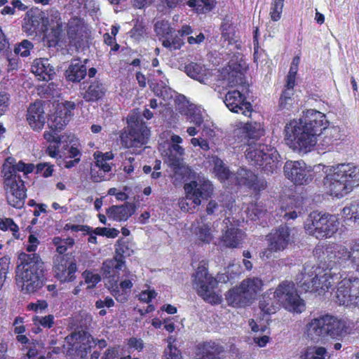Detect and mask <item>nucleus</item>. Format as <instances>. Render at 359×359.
I'll list each match as a JSON object with an SVG mask.
<instances>
[{
  "instance_id": "1",
  "label": "nucleus",
  "mask_w": 359,
  "mask_h": 359,
  "mask_svg": "<svg viewBox=\"0 0 359 359\" xmlns=\"http://www.w3.org/2000/svg\"><path fill=\"white\" fill-rule=\"evenodd\" d=\"M323 253L321 261L327 263V266L323 269L320 266L306 264L303 271L297 276V286L304 292L324 294L334 285H337L335 294L336 302L346 307L355 308L359 306V278L353 275L346 274L335 266H352L350 262L339 263L337 259H328L326 248L318 247L314 253L318 255ZM353 268V266H351Z\"/></svg>"
},
{
  "instance_id": "2",
  "label": "nucleus",
  "mask_w": 359,
  "mask_h": 359,
  "mask_svg": "<svg viewBox=\"0 0 359 359\" xmlns=\"http://www.w3.org/2000/svg\"><path fill=\"white\" fill-rule=\"evenodd\" d=\"M285 177L296 185H307L318 174H323V189L329 195L342 198L359 186V167L353 163L323 164L313 167L303 161H288L284 165Z\"/></svg>"
},
{
  "instance_id": "3",
  "label": "nucleus",
  "mask_w": 359,
  "mask_h": 359,
  "mask_svg": "<svg viewBox=\"0 0 359 359\" xmlns=\"http://www.w3.org/2000/svg\"><path fill=\"white\" fill-rule=\"evenodd\" d=\"M328 125L329 121L323 113L313 109H307L302 118L286 124V144L294 151L306 154L313 149L318 143V137Z\"/></svg>"
},
{
  "instance_id": "4",
  "label": "nucleus",
  "mask_w": 359,
  "mask_h": 359,
  "mask_svg": "<svg viewBox=\"0 0 359 359\" xmlns=\"http://www.w3.org/2000/svg\"><path fill=\"white\" fill-rule=\"evenodd\" d=\"M246 63L242 58L237 57L229 61L227 66L223 67L218 75V81L223 88L236 87L229 90L225 95L224 102L232 112L241 113L245 116H251L252 105L246 101L245 93L249 85L245 81L244 72Z\"/></svg>"
},
{
  "instance_id": "5",
  "label": "nucleus",
  "mask_w": 359,
  "mask_h": 359,
  "mask_svg": "<svg viewBox=\"0 0 359 359\" xmlns=\"http://www.w3.org/2000/svg\"><path fill=\"white\" fill-rule=\"evenodd\" d=\"M34 168L33 164H25L21 161L16 163L15 159L13 157L6 159L2 165L1 175L4 178L7 201L11 206L15 208H22L26 198L24 182L18 172L31 173Z\"/></svg>"
},
{
  "instance_id": "6",
  "label": "nucleus",
  "mask_w": 359,
  "mask_h": 359,
  "mask_svg": "<svg viewBox=\"0 0 359 359\" xmlns=\"http://www.w3.org/2000/svg\"><path fill=\"white\" fill-rule=\"evenodd\" d=\"M20 264L17 267L16 281L25 294H32L39 291L44 283V263L36 253H21Z\"/></svg>"
},
{
  "instance_id": "7",
  "label": "nucleus",
  "mask_w": 359,
  "mask_h": 359,
  "mask_svg": "<svg viewBox=\"0 0 359 359\" xmlns=\"http://www.w3.org/2000/svg\"><path fill=\"white\" fill-rule=\"evenodd\" d=\"M347 323L343 319L331 315H324L314 318L306 325V331L311 340L330 337L339 339L347 332Z\"/></svg>"
},
{
  "instance_id": "8",
  "label": "nucleus",
  "mask_w": 359,
  "mask_h": 359,
  "mask_svg": "<svg viewBox=\"0 0 359 359\" xmlns=\"http://www.w3.org/2000/svg\"><path fill=\"white\" fill-rule=\"evenodd\" d=\"M245 156L252 165L258 167L266 174L273 173L278 168L279 154L267 142L248 143Z\"/></svg>"
},
{
  "instance_id": "9",
  "label": "nucleus",
  "mask_w": 359,
  "mask_h": 359,
  "mask_svg": "<svg viewBox=\"0 0 359 359\" xmlns=\"http://www.w3.org/2000/svg\"><path fill=\"white\" fill-rule=\"evenodd\" d=\"M212 162L214 165V172L222 182L228 181L255 191L263 190L266 187V182L264 180H258L257 175L250 170L240 168L236 173H232L224 166L223 161L217 156L212 157Z\"/></svg>"
},
{
  "instance_id": "10",
  "label": "nucleus",
  "mask_w": 359,
  "mask_h": 359,
  "mask_svg": "<svg viewBox=\"0 0 359 359\" xmlns=\"http://www.w3.org/2000/svg\"><path fill=\"white\" fill-rule=\"evenodd\" d=\"M340 222L337 215L313 211L304 222L307 233L316 238H331L339 230Z\"/></svg>"
},
{
  "instance_id": "11",
  "label": "nucleus",
  "mask_w": 359,
  "mask_h": 359,
  "mask_svg": "<svg viewBox=\"0 0 359 359\" xmlns=\"http://www.w3.org/2000/svg\"><path fill=\"white\" fill-rule=\"evenodd\" d=\"M273 298L285 309L300 313L305 309V304L298 294L294 283L285 280L280 283L273 292Z\"/></svg>"
},
{
  "instance_id": "12",
  "label": "nucleus",
  "mask_w": 359,
  "mask_h": 359,
  "mask_svg": "<svg viewBox=\"0 0 359 359\" xmlns=\"http://www.w3.org/2000/svg\"><path fill=\"white\" fill-rule=\"evenodd\" d=\"M193 285L199 296L211 304H219L221 295L215 292L217 280L209 274L207 268L201 265L193 276Z\"/></svg>"
},
{
  "instance_id": "13",
  "label": "nucleus",
  "mask_w": 359,
  "mask_h": 359,
  "mask_svg": "<svg viewBox=\"0 0 359 359\" xmlns=\"http://www.w3.org/2000/svg\"><path fill=\"white\" fill-rule=\"evenodd\" d=\"M129 126L121 135V143L128 149H133V152L138 154L143 145L146 144L150 135V130L142 121L132 123L130 118Z\"/></svg>"
},
{
  "instance_id": "14",
  "label": "nucleus",
  "mask_w": 359,
  "mask_h": 359,
  "mask_svg": "<svg viewBox=\"0 0 359 359\" xmlns=\"http://www.w3.org/2000/svg\"><path fill=\"white\" fill-rule=\"evenodd\" d=\"M125 266V261L118 257L113 259H107L102 264V272L104 278L108 280L109 290L115 299L121 303L127 301V296L124 293H121L118 287L119 271Z\"/></svg>"
},
{
  "instance_id": "15",
  "label": "nucleus",
  "mask_w": 359,
  "mask_h": 359,
  "mask_svg": "<svg viewBox=\"0 0 359 359\" xmlns=\"http://www.w3.org/2000/svg\"><path fill=\"white\" fill-rule=\"evenodd\" d=\"M269 247L259 253V257L263 260L272 257L273 252L283 251L291 241L290 229L287 226H280L271 231L266 236Z\"/></svg>"
},
{
  "instance_id": "16",
  "label": "nucleus",
  "mask_w": 359,
  "mask_h": 359,
  "mask_svg": "<svg viewBox=\"0 0 359 359\" xmlns=\"http://www.w3.org/2000/svg\"><path fill=\"white\" fill-rule=\"evenodd\" d=\"M66 342L71 346L73 351H75L77 356L80 358L85 357L89 349L97 344L100 348L107 346V342L104 339H95L88 332L79 331L72 333L65 338Z\"/></svg>"
},
{
  "instance_id": "17",
  "label": "nucleus",
  "mask_w": 359,
  "mask_h": 359,
  "mask_svg": "<svg viewBox=\"0 0 359 359\" xmlns=\"http://www.w3.org/2000/svg\"><path fill=\"white\" fill-rule=\"evenodd\" d=\"M328 259H337L339 263L350 262L353 269L359 272V238L353 242L350 250L341 245H332L326 247Z\"/></svg>"
},
{
  "instance_id": "18",
  "label": "nucleus",
  "mask_w": 359,
  "mask_h": 359,
  "mask_svg": "<svg viewBox=\"0 0 359 359\" xmlns=\"http://www.w3.org/2000/svg\"><path fill=\"white\" fill-rule=\"evenodd\" d=\"M185 194L194 199V205H201L203 199L210 198L213 191V185L204 176L198 175L184 186Z\"/></svg>"
},
{
  "instance_id": "19",
  "label": "nucleus",
  "mask_w": 359,
  "mask_h": 359,
  "mask_svg": "<svg viewBox=\"0 0 359 359\" xmlns=\"http://www.w3.org/2000/svg\"><path fill=\"white\" fill-rule=\"evenodd\" d=\"M24 20L23 29L27 35L46 33L50 25L49 15L39 10L28 12Z\"/></svg>"
},
{
  "instance_id": "20",
  "label": "nucleus",
  "mask_w": 359,
  "mask_h": 359,
  "mask_svg": "<svg viewBox=\"0 0 359 359\" xmlns=\"http://www.w3.org/2000/svg\"><path fill=\"white\" fill-rule=\"evenodd\" d=\"M223 222L225 226L222 229L220 242L224 246L229 248L241 247L245 237V233L235 226L230 217H226Z\"/></svg>"
},
{
  "instance_id": "21",
  "label": "nucleus",
  "mask_w": 359,
  "mask_h": 359,
  "mask_svg": "<svg viewBox=\"0 0 359 359\" xmlns=\"http://www.w3.org/2000/svg\"><path fill=\"white\" fill-rule=\"evenodd\" d=\"M346 137L347 136L342 128L337 126H329L328 125L318 137V142L324 149H327L346 142Z\"/></svg>"
},
{
  "instance_id": "22",
  "label": "nucleus",
  "mask_w": 359,
  "mask_h": 359,
  "mask_svg": "<svg viewBox=\"0 0 359 359\" xmlns=\"http://www.w3.org/2000/svg\"><path fill=\"white\" fill-rule=\"evenodd\" d=\"M222 46L229 48L230 51L241 48L242 42L240 33L236 27L228 21L224 20L221 26Z\"/></svg>"
},
{
  "instance_id": "23",
  "label": "nucleus",
  "mask_w": 359,
  "mask_h": 359,
  "mask_svg": "<svg viewBox=\"0 0 359 359\" xmlns=\"http://www.w3.org/2000/svg\"><path fill=\"white\" fill-rule=\"evenodd\" d=\"M182 141L180 136L172 134L168 142V149L163 151L164 155L167 156V162L172 167L180 165V160L184 154V149L180 145Z\"/></svg>"
},
{
  "instance_id": "24",
  "label": "nucleus",
  "mask_w": 359,
  "mask_h": 359,
  "mask_svg": "<svg viewBox=\"0 0 359 359\" xmlns=\"http://www.w3.org/2000/svg\"><path fill=\"white\" fill-rule=\"evenodd\" d=\"M46 116L41 102H35L29 105L27 113V121L35 131H40L46 123Z\"/></svg>"
},
{
  "instance_id": "25",
  "label": "nucleus",
  "mask_w": 359,
  "mask_h": 359,
  "mask_svg": "<svg viewBox=\"0 0 359 359\" xmlns=\"http://www.w3.org/2000/svg\"><path fill=\"white\" fill-rule=\"evenodd\" d=\"M77 270L76 264L74 262H68L62 257L57 264L54 266L55 277L61 282H72L75 278V273Z\"/></svg>"
},
{
  "instance_id": "26",
  "label": "nucleus",
  "mask_w": 359,
  "mask_h": 359,
  "mask_svg": "<svg viewBox=\"0 0 359 359\" xmlns=\"http://www.w3.org/2000/svg\"><path fill=\"white\" fill-rule=\"evenodd\" d=\"M32 72L39 80H52L55 74L54 67L46 58H37L32 65Z\"/></svg>"
},
{
  "instance_id": "27",
  "label": "nucleus",
  "mask_w": 359,
  "mask_h": 359,
  "mask_svg": "<svg viewBox=\"0 0 359 359\" xmlns=\"http://www.w3.org/2000/svg\"><path fill=\"white\" fill-rule=\"evenodd\" d=\"M245 134L246 145L248 143H257L258 142H267L264 138L265 130L262 125L256 121L247 122L243 127Z\"/></svg>"
},
{
  "instance_id": "28",
  "label": "nucleus",
  "mask_w": 359,
  "mask_h": 359,
  "mask_svg": "<svg viewBox=\"0 0 359 359\" xmlns=\"http://www.w3.org/2000/svg\"><path fill=\"white\" fill-rule=\"evenodd\" d=\"M184 72L188 76L201 83H206L210 76L209 69L201 62H189L184 66Z\"/></svg>"
},
{
  "instance_id": "29",
  "label": "nucleus",
  "mask_w": 359,
  "mask_h": 359,
  "mask_svg": "<svg viewBox=\"0 0 359 359\" xmlns=\"http://www.w3.org/2000/svg\"><path fill=\"white\" fill-rule=\"evenodd\" d=\"M239 286L244 295L251 302L255 299L257 294L262 290L263 281L261 278L257 277L248 278L243 280Z\"/></svg>"
},
{
  "instance_id": "30",
  "label": "nucleus",
  "mask_w": 359,
  "mask_h": 359,
  "mask_svg": "<svg viewBox=\"0 0 359 359\" xmlns=\"http://www.w3.org/2000/svg\"><path fill=\"white\" fill-rule=\"evenodd\" d=\"M87 68L85 64H83L80 60H74L66 71V77L67 80L72 82L81 81L86 75Z\"/></svg>"
},
{
  "instance_id": "31",
  "label": "nucleus",
  "mask_w": 359,
  "mask_h": 359,
  "mask_svg": "<svg viewBox=\"0 0 359 359\" xmlns=\"http://www.w3.org/2000/svg\"><path fill=\"white\" fill-rule=\"evenodd\" d=\"M133 212V208L129 205H113L107 211L108 217L117 222L126 221Z\"/></svg>"
},
{
  "instance_id": "32",
  "label": "nucleus",
  "mask_w": 359,
  "mask_h": 359,
  "mask_svg": "<svg viewBox=\"0 0 359 359\" xmlns=\"http://www.w3.org/2000/svg\"><path fill=\"white\" fill-rule=\"evenodd\" d=\"M198 355H202L204 359H216L223 351V348L216 342L207 341L199 344L197 346Z\"/></svg>"
},
{
  "instance_id": "33",
  "label": "nucleus",
  "mask_w": 359,
  "mask_h": 359,
  "mask_svg": "<svg viewBox=\"0 0 359 359\" xmlns=\"http://www.w3.org/2000/svg\"><path fill=\"white\" fill-rule=\"evenodd\" d=\"M226 299L228 304L233 307H241L250 303L241 291L240 286L230 290L226 294Z\"/></svg>"
},
{
  "instance_id": "34",
  "label": "nucleus",
  "mask_w": 359,
  "mask_h": 359,
  "mask_svg": "<svg viewBox=\"0 0 359 359\" xmlns=\"http://www.w3.org/2000/svg\"><path fill=\"white\" fill-rule=\"evenodd\" d=\"M51 22L50 21V25L51 26V33L46 35L48 40L54 43H57L60 39L62 33V22L60 17V13L57 11H50Z\"/></svg>"
},
{
  "instance_id": "35",
  "label": "nucleus",
  "mask_w": 359,
  "mask_h": 359,
  "mask_svg": "<svg viewBox=\"0 0 359 359\" xmlns=\"http://www.w3.org/2000/svg\"><path fill=\"white\" fill-rule=\"evenodd\" d=\"M215 230L212 229L211 224H200L194 230L196 239L203 243H210L214 238Z\"/></svg>"
},
{
  "instance_id": "36",
  "label": "nucleus",
  "mask_w": 359,
  "mask_h": 359,
  "mask_svg": "<svg viewBox=\"0 0 359 359\" xmlns=\"http://www.w3.org/2000/svg\"><path fill=\"white\" fill-rule=\"evenodd\" d=\"M106 92L104 85L99 81H94L88 86L83 98L88 102H94L101 99Z\"/></svg>"
},
{
  "instance_id": "37",
  "label": "nucleus",
  "mask_w": 359,
  "mask_h": 359,
  "mask_svg": "<svg viewBox=\"0 0 359 359\" xmlns=\"http://www.w3.org/2000/svg\"><path fill=\"white\" fill-rule=\"evenodd\" d=\"M189 122L200 126L207 117L205 111L201 107L194 104L189 105L186 113Z\"/></svg>"
},
{
  "instance_id": "38",
  "label": "nucleus",
  "mask_w": 359,
  "mask_h": 359,
  "mask_svg": "<svg viewBox=\"0 0 359 359\" xmlns=\"http://www.w3.org/2000/svg\"><path fill=\"white\" fill-rule=\"evenodd\" d=\"M273 292H267L259 302V308L265 314H271L276 312L280 304L276 299L271 297Z\"/></svg>"
},
{
  "instance_id": "39",
  "label": "nucleus",
  "mask_w": 359,
  "mask_h": 359,
  "mask_svg": "<svg viewBox=\"0 0 359 359\" xmlns=\"http://www.w3.org/2000/svg\"><path fill=\"white\" fill-rule=\"evenodd\" d=\"M282 211H284L283 217L286 220L294 219L297 216L302 214L303 207L299 200L296 201L294 199L290 198V204L283 208Z\"/></svg>"
},
{
  "instance_id": "40",
  "label": "nucleus",
  "mask_w": 359,
  "mask_h": 359,
  "mask_svg": "<svg viewBox=\"0 0 359 359\" xmlns=\"http://www.w3.org/2000/svg\"><path fill=\"white\" fill-rule=\"evenodd\" d=\"M294 87L285 86V89L280 97L279 107L281 109L290 110L295 103L294 97Z\"/></svg>"
},
{
  "instance_id": "41",
  "label": "nucleus",
  "mask_w": 359,
  "mask_h": 359,
  "mask_svg": "<svg viewBox=\"0 0 359 359\" xmlns=\"http://www.w3.org/2000/svg\"><path fill=\"white\" fill-rule=\"evenodd\" d=\"M247 217L252 221L262 218L266 213V209L262 201L251 203L245 210Z\"/></svg>"
},
{
  "instance_id": "42",
  "label": "nucleus",
  "mask_w": 359,
  "mask_h": 359,
  "mask_svg": "<svg viewBox=\"0 0 359 359\" xmlns=\"http://www.w3.org/2000/svg\"><path fill=\"white\" fill-rule=\"evenodd\" d=\"M329 358L327 349L323 346H309L302 355V359H327Z\"/></svg>"
},
{
  "instance_id": "43",
  "label": "nucleus",
  "mask_w": 359,
  "mask_h": 359,
  "mask_svg": "<svg viewBox=\"0 0 359 359\" xmlns=\"http://www.w3.org/2000/svg\"><path fill=\"white\" fill-rule=\"evenodd\" d=\"M216 4V0H189L187 5L197 13H204L210 11Z\"/></svg>"
},
{
  "instance_id": "44",
  "label": "nucleus",
  "mask_w": 359,
  "mask_h": 359,
  "mask_svg": "<svg viewBox=\"0 0 359 359\" xmlns=\"http://www.w3.org/2000/svg\"><path fill=\"white\" fill-rule=\"evenodd\" d=\"M72 116V114H69L68 109H66L65 111H57L54 116L53 123L50 126V128H55L57 130H61L69 122Z\"/></svg>"
},
{
  "instance_id": "45",
  "label": "nucleus",
  "mask_w": 359,
  "mask_h": 359,
  "mask_svg": "<svg viewBox=\"0 0 359 359\" xmlns=\"http://www.w3.org/2000/svg\"><path fill=\"white\" fill-rule=\"evenodd\" d=\"M162 44L170 50H179L184 44V39L177 34L173 35L172 33L168 37L162 39Z\"/></svg>"
},
{
  "instance_id": "46",
  "label": "nucleus",
  "mask_w": 359,
  "mask_h": 359,
  "mask_svg": "<svg viewBox=\"0 0 359 359\" xmlns=\"http://www.w3.org/2000/svg\"><path fill=\"white\" fill-rule=\"evenodd\" d=\"M123 273V277L125 278L121 281L119 286L118 285V287L122 290V291L120 290V292L126 294L128 297V295L126 290H130L133 287V283L137 281V277L135 273H131L128 270L124 269Z\"/></svg>"
},
{
  "instance_id": "47",
  "label": "nucleus",
  "mask_w": 359,
  "mask_h": 359,
  "mask_svg": "<svg viewBox=\"0 0 359 359\" xmlns=\"http://www.w3.org/2000/svg\"><path fill=\"white\" fill-rule=\"evenodd\" d=\"M0 229L2 231H11L15 238H20L18 226L11 218L0 217Z\"/></svg>"
},
{
  "instance_id": "48",
  "label": "nucleus",
  "mask_w": 359,
  "mask_h": 359,
  "mask_svg": "<svg viewBox=\"0 0 359 359\" xmlns=\"http://www.w3.org/2000/svg\"><path fill=\"white\" fill-rule=\"evenodd\" d=\"M300 62V57L295 56L290 65V68L287 76L286 77V85L287 86H295V80L296 75L298 71V67Z\"/></svg>"
},
{
  "instance_id": "49",
  "label": "nucleus",
  "mask_w": 359,
  "mask_h": 359,
  "mask_svg": "<svg viewBox=\"0 0 359 359\" xmlns=\"http://www.w3.org/2000/svg\"><path fill=\"white\" fill-rule=\"evenodd\" d=\"M161 84H156L153 87V90L155 95L158 97H162L164 100L171 97L170 88L168 86V80L161 81Z\"/></svg>"
},
{
  "instance_id": "50",
  "label": "nucleus",
  "mask_w": 359,
  "mask_h": 359,
  "mask_svg": "<svg viewBox=\"0 0 359 359\" xmlns=\"http://www.w3.org/2000/svg\"><path fill=\"white\" fill-rule=\"evenodd\" d=\"M123 158V170L127 174L130 175L134 171L135 165L133 164L135 158L133 154L130 151H126L121 154Z\"/></svg>"
},
{
  "instance_id": "51",
  "label": "nucleus",
  "mask_w": 359,
  "mask_h": 359,
  "mask_svg": "<svg viewBox=\"0 0 359 359\" xmlns=\"http://www.w3.org/2000/svg\"><path fill=\"white\" fill-rule=\"evenodd\" d=\"M33 43L27 40H22L14 49V52L21 57H27L30 55V51L33 49Z\"/></svg>"
},
{
  "instance_id": "52",
  "label": "nucleus",
  "mask_w": 359,
  "mask_h": 359,
  "mask_svg": "<svg viewBox=\"0 0 359 359\" xmlns=\"http://www.w3.org/2000/svg\"><path fill=\"white\" fill-rule=\"evenodd\" d=\"M284 5V0H272L270 16L272 20L278 21L280 19Z\"/></svg>"
},
{
  "instance_id": "53",
  "label": "nucleus",
  "mask_w": 359,
  "mask_h": 359,
  "mask_svg": "<svg viewBox=\"0 0 359 359\" xmlns=\"http://www.w3.org/2000/svg\"><path fill=\"white\" fill-rule=\"evenodd\" d=\"M155 31L159 36H161V39H163L166 37H168L169 35L172 33L171 28L168 22L165 21H158L155 24Z\"/></svg>"
},
{
  "instance_id": "54",
  "label": "nucleus",
  "mask_w": 359,
  "mask_h": 359,
  "mask_svg": "<svg viewBox=\"0 0 359 359\" xmlns=\"http://www.w3.org/2000/svg\"><path fill=\"white\" fill-rule=\"evenodd\" d=\"M33 320L34 324L39 325L44 328H50L55 324V317L51 314L46 316H36Z\"/></svg>"
},
{
  "instance_id": "55",
  "label": "nucleus",
  "mask_w": 359,
  "mask_h": 359,
  "mask_svg": "<svg viewBox=\"0 0 359 359\" xmlns=\"http://www.w3.org/2000/svg\"><path fill=\"white\" fill-rule=\"evenodd\" d=\"M82 276L85 280V282L89 285L88 287H94L101 280V277L98 273H95L88 270L83 271Z\"/></svg>"
},
{
  "instance_id": "56",
  "label": "nucleus",
  "mask_w": 359,
  "mask_h": 359,
  "mask_svg": "<svg viewBox=\"0 0 359 359\" xmlns=\"http://www.w3.org/2000/svg\"><path fill=\"white\" fill-rule=\"evenodd\" d=\"M185 194V197L180 201L179 206L184 212H193L200 205H194L193 198L189 197L187 194Z\"/></svg>"
},
{
  "instance_id": "57",
  "label": "nucleus",
  "mask_w": 359,
  "mask_h": 359,
  "mask_svg": "<svg viewBox=\"0 0 359 359\" xmlns=\"http://www.w3.org/2000/svg\"><path fill=\"white\" fill-rule=\"evenodd\" d=\"M358 201L351 202L346 205L342 210V215L345 219L354 221V215L357 213Z\"/></svg>"
},
{
  "instance_id": "58",
  "label": "nucleus",
  "mask_w": 359,
  "mask_h": 359,
  "mask_svg": "<svg viewBox=\"0 0 359 359\" xmlns=\"http://www.w3.org/2000/svg\"><path fill=\"white\" fill-rule=\"evenodd\" d=\"M43 137L48 143L56 142L57 141H65L66 136L59 135L57 130L50 128L43 133Z\"/></svg>"
},
{
  "instance_id": "59",
  "label": "nucleus",
  "mask_w": 359,
  "mask_h": 359,
  "mask_svg": "<svg viewBox=\"0 0 359 359\" xmlns=\"http://www.w3.org/2000/svg\"><path fill=\"white\" fill-rule=\"evenodd\" d=\"M54 165L49 163H40L36 165V172L44 177H50L54 171Z\"/></svg>"
},
{
  "instance_id": "60",
  "label": "nucleus",
  "mask_w": 359,
  "mask_h": 359,
  "mask_svg": "<svg viewBox=\"0 0 359 359\" xmlns=\"http://www.w3.org/2000/svg\"><path fill=\"white\" fill-rule=\"evenodd\" d=\"M8 266L9 258L6 257L0 258V288L2 287L4 282L6 280Z\"/></svg>"
},
{
  "instance_id": "61",
  "label": "nucleus",
  "mask_w": 359,
  "mask_h": 359,
  "mask_svg": "<svg viewBox=\"0 0 359 359\" xmlns=\"http://www.w3.org/2000/svg\"><path fill=\"white\" fill-rule=\"evenodd\" d=\"M95 159V164L93 165L101 170L104 172H109L111 170L110 164L105 160H103V157L99 156L96 154H93Z\"/></svg>"
},
{
  "instance_id": "62",
  "label": "nucleus",
  "mask_w": 359,
  "mask_h": 359,
  "mask_svg": "<svg viewBox=\"0 0 359 359\" xmlns=\"http://www.w3.org/2000/svg\"><path fill=\"white\" fill-rule=\"evenodd\" d=\"M156 295L157 293L154 290L147 289L142 291L139 294V300L142 302L149 304Z\"/></svg>"
},
{
  "instance_id": "63",
  "label": "nucleus",
  "mask_w": 359,
  "mask_h": 359,
  "mask_svg": "<svg viewBox=\"0 0 359 359\" xmlns=\"http://www.w3.org/2000/svg\"><path fill=\"white\" fill-rule=\"evenodd\" d=\"M64 141H57L56 142L49 143L46 149V153L51 158H57L59 155V148Z\"/></svg>"
},
{
  "instance_id": "64",
  "label": "nucleus",
  "mask_w": 359,
  "mask_h": 359,
  "mask_svg": "<svg viewBox=\"0 0 359 359\" xmlns=\"http://www.w3.org/2000/svg\"><path fill=\"white\" fill-rule=\"evenodd\" d=\"M163 359H183L177 348H165Z\"/></svg>"
}]
</instances>
